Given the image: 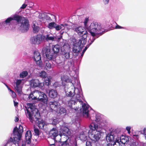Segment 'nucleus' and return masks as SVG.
<instances>
[{"instance_id":"1","label":"nucleus","mask_w":146,"mask_h":146,"mask_svg":"<svg viewBox=\"0 0 146 146\" xmlns=\"http://www.w3.org/2000/svg\"><path fill=\"white\" fill-rule=\"evenodd\" d=\"M72 88L66 89L65 88V91L66 97L64 98L68 100V97H70V99L67 100V105L72 109L76 111L80 110L84 117H88V112L90 106L86 103L83 104L82 100L83 99V96L82 90L78 88L72 89Z\"/></svg>"},{"instance_id":"2","label":"nucleus","mask_w":146,"mask_h":146,"mask_svg":"<svg viewBox=\"0 0 146 146\" xmlns=\"http://www.w3.org/2000/svg\"><path fill=\"white\" fill-rule=\"evenodd\" d=\"M33 104L32 103L27 104L28 108L26 112V116L31 122L37 123L40 129H44L46 125L44 122L40 118V114L38 113V110L33 106Z\"/></svg>"},{"instance_id":"3","label":"nucleus","mask_w":146,"mask_h":146,"mask_svg":"<svg viewBox=\"0 0 146 146\" xmlns=\"http://www.w3.org/2000/svg\"><path fill=\"white\" fill-rule=\"evenodd\" d=\"M74 30L79 35L81 36L79 41L75 43L72 49L74 53H77L82 49L86 42V38L87 37L88 32L85 28L82 26H79L74 28Z\"/></svg>"},{"instance_id":"4","label":"nucleus","mask_w":146,"mask_h":146,"mask_svg":"<svg viewBox=\"0 0 146 146\" xmlns=\"http://www.w3.org/2000/svg\"><path fill=\"white\" fill-rule=\"evenodd\" d=\"M89 21L88 18H85L84 21V27L92 36H96L97 38L98 37L99 35H101L105 31L104 29L102 27L101 25L99 23L93 22L90 25H88V23Z\"/></svg>"},{"instance_id":"5","label":"nucleus","mask_w":146,"mask_h":146,"mask_svg":"<svg viewBox=\"0 0 146 146\" xmlns=\"http://www.w3.org/2000/svg\"><path fill=\"white\" fill-rule=\"evenodd\" d=\"M89 111L88 112V117H86V118H89L90 120L92 121V122L89 126L90 129L89 131H92L98 130V127L100 128H102L103 127L106 126L107 122L106 121H100L99 123L100 125L99 127L97 124L94 123L95 121L97 122L100 121L101 117L100 114H96L95 113H93L92 114L90 115L89 116ZM85 117L86 118V117Z\"/></svg>"},{"instance_id":"6","label":"nucleus","mask_w":146,"mask_h":146,"mask_svg":"<svg viewBox=\"0 0 146 146\" xmlns=\"http://www.w3.org/2000/svg\"><path fill=\"white\" fill-rule=\"evenodd\" d=\"M60 49V46L59 45H53L52 46V50L53 53L50 52V49L48 46L44 47L42 49V52L43 54H45L48 59L54 61L55 60L57 54L59 52Z\"/></svg>"},{"instance_id":"7","label":"nucleus","mask_w":146,"mask_h":146,"mask_svg":"<svg viewBox=\"0 0 146 146\" xmlns=\"http://www.w3.org/2000/svg\"><path fill=\"white\" fill-rule=\"evenodd\" d=\"M66 124L64 123L62 125H60L59 130V136L61 137L65 138V140L62 142H58V146H67L68 145L67 143V141L69 139V136H70L71 133L67 126Z\"/></svg>"},{"instance_id":"8","label":"nucleus","mask_w":146,"mask_h":146,"mask_svg":"<svg viewBox=\"0 0 146 146\" xmlns=\"http://www.w3.org/2000/svg\"><path fill=\"white\" fill-rule=\"evenodd\" d=\"M33 92L35 100L43 102L44 104L47 103L48 100L47 97L43 92L38 90H36Z\"/></svg>"},{"instance_id":"9","label":"nucleus","mask_w":146,"mask_h":146,"mask_svg":"<svg viewBox=\"0 0 146 146\" xmlns=\"http://www.w3.org/2000/svg\"><path fill=\"white\" fill-rule=\"evenodd\" d=\"M61 80L62 81H64L66 82L69 83L70 85L71 86L68 88H67L65 86V88L66 87V89L67 90L70 88H72V89H74L75 88H76V86H78L79 85V83L78 80L77 78H74V82H72V80L70 78L67 76H62L61 77Z\"/></svg>"},{"instance_id":"10","label":"nucleus","mask_w":146,"mask_h":146,"mask_svg":"<svg viewBox=\"0 0 146 146\" xmlns=\"http://www.w3.org/2000/svg\"><path fill=\"white\" fill-rule=\"evenodd\" d=\"M101 132L99 130L88 131V136L91 140L94 142L98 141L100 138Z\"/></svg>"},{"instance_id":"11","label":"nucleus","mask_w":146,"mask_h":146,"mask_svg":"<svg viewBox=\"0 0 146 146\" xmlns=\"http://www.w3.org/2000/svg\"><path fill=\"white\" fill-rule=\"evenodd\" d=\"M120 132V136H117L116 140L117 143V146H124V144L129 141V137L125 136L122 135L121 133Z\"/></svg>"},{"instance_id":"12","label":"nucleus","mask_w":146,"mask_h":146,"mask_svg":"<svg viewBox=\"0 0 146 146\" xmlns=\"http://www.w3.org/2000/svg\"><path fill=\"white\" fill-rule=\"evenodd\" d=\"M20 26V30L23 33L26 32L29 29L30 25L29 20L26 18L23 20L20 23H19Z\"/></svg>"},{"instance_id":"13","label":"nucleus","mask_w":146,"mask_h":146,"mask_svg":"<svg viewBox=\"0 0 146 146\" xmlns=\"http://www.w3.org/2000/svg\"><path fill=\"white\" fill-rule=\"evenodd\" d=\"M120 132L119 131L115 130L111 132L106 137V139L109 141H116V138L117 136H120Z\"/></svg>"},{"instance_id":"14","label":"nucleus","mask_w":146,"mask_h":146,"mask_svg":"<svg viewBox=\"0 0 146 146\" xmlns=\"http://www.w3.org/2000/svg\"><path fill=\"white\" fill-rule=\"evenodd\" d=\"M69 48V46L68 44H64L61 48L60 50L62 52V57L64 60L68 59L70 57L69 52L66 51Z\"/></svg>"},{"instance_id":"15","label":"nucleus","mask_w":146,"mask_h":146,"mask_svg":"<svg viewBox=\"0 0 146 146\" xmlns=\"http://www.w3.org/2000/svg\"><path fill=\"white\" fill-rule=\"evenodd\" d=\"M44 37L42 35H38L32 37L30 39V41L32 44H38L43 41Z\"/></svg>"},{"instance_id":"16","label":"nucleus","mask_w":146,"mask_h":146,"mask_svg":"<svg viewBox=\"0 0 146 146\" xmlns=\"http://www.w3.org/2000/svg\"><path fill=\"white\" fill-rule=\"evenodd\" d=\"M88 130L86 128H84L83 131L81 132L78 135L79 139L82 141H86L87 139L88 134Z\"/></svg>"},{"instance_id":"17","label":"nucleus","mask_w":146,"mask_h":146,"mask_svg":"<svg viewBox=\"0 0 146 146\" xmlns=\"http://www.w3.org/2000/svg\"><path fill=\"white\" fill-rule=\"evenodd\" d=\"M23 128L21 125L19 126V129L16 127L13 130L14 135H16V137L19 139H21V137L22 133L23 132Z\"/></svg>"},{"instance_id":"18","label":"nucleus","mask_w":146,"mask_h":146,"mask_svg":"<svg viewBox=\"0 0 146 146\" xmlns=\"http://www.w3.org/2000/svg\"><path fill=\"white\" fill-rule=\"evenodd\" d=\"M34 58L36 64L39 66H41L42 62L41 60V56L40 53L38 51H35L34 53Z\"/></svg>"},{"instance_id":"19","label":"nucleus","mask_w":146,"mask_h":146,"mask_svg":"<svg viewBox=\"0 0 146 146\" xmlns=\"http://www.w3.org/2000/svg\"><path fill=\"white\" fill-rule=\"evenodd\" d=\"M49 105L51 110L55 112H58V107L60 106L58 102L54 101L50 102L49 103Z\"/></svg>"},{"instance_id":"20","label":"nucleus","mask_w":146,"mask_h":146,"mask_svg":"<svg viewBox=\"0 0 146 146\" xmlns=\"http://www.w3.org/2000/svg\"><path fill=\"white\" fill-rule=\"evenodd\" d=\"M30 84L34 87L42 88L44 86L43 82H40L37 79H32L30 81Z\"/></svg>"},{"instance_id":"21","label":"nucleus","mask_w":146,"mask_h":146,"mask_svg":"<svg viewBox=\"0 0 146 146\" xmlns=\"http://www.w3.org/2000/svg\"><path fill=\"white\" fill-rule=\"evenodd\" d=\"M49 136L51 139L56 140V137L58 136V131L56 128H53L51 129L49 133Z\"/></svg>"},{"instance_id":"22","label":"nucleus","mask_w":146,"mask_h":146,"mask_svg":"<svg viewBox=\"0 0 146 146\" xmlns=\"http://www.w3.org/2000/svg\"><path fill=\"white\" fill-rule=\"evenodd\" d=\"M54 29L56 31H59L61 30V31H66L68 29V25L66 23L60 25H58L56 23Z\"/></svg>"},{"instance_id":"23","label":"nucleus","mask_w":146,"mask_h":146,"mask_svg":"<svg viewBox=\"0 0 146 146\" xmlns=\"http://www.w3.org/2000/svg\"><path fill=\"white\" fill-rule=\"evenodd\" d=\"M13 20V17H10L7 18L5 21L2 22L0 23V25L2 27H4L5 28H8L11 22Z\"/></svg>"},{"instance_id":"24","label":"nucleus","mask_w":146,"mask_h":146,"mask_svg":"<svg viewBox=\"0 0 146 146\" xmlns=\"http://www.w3.org/2000/svg\"><path fill=\"white\" fill-rule=\"evenodd\" d=\"M16 135H14L13 132V134L11 135V137L10 138L8 139L7 143L6 145H7L8 143L13 142V143H18L19 142V140L21 139H20L16 137Z\"/></svg>"},{"instance_id":"25","label":"nucleus","mask_w":146,"mask_h":146,"mask_svg":"<svg viewBox=\"0 0 146 146\" xmlns=\"http://www.w3.org/2000/svg\"><path fill=\"white\" fill-rule=\"evenodd\" d=\"M51 34H47L46 36L42 35V36L44 37L43 38V40H46L47 41L51 40L52 41H56V38L54 36H51Z\"/></svg>"},{"instance_id":"26","label":"nucleus","mask_w":146,"mask_h":146,"mask_svg":"<svg viewBox=\"0 0 146 146\" xmlns=\"http://www.w3.org/2000/svg\"><path fill=\"white\" fill-rule=\"evenodd\" d=\"M32 137L31 133L30 131H27L25 135V138L27 143L29 144L31 142V138Z\"/></svg>"},{"instance_id":"27","label":"nucleus","mask_w":146,"mask_h":146,"mask_svg":"<svg viewBox=\"0 0 146 146\" xmlns=\"http://www.w3.org/2000/svg\"><path fill=\"white\" fill-rule=\"evenodd\" d=\"M13 18V20L17 21L18 23H20L23 20V19L25 18L21 16L16 15H14Z\"/></svg>"},{"instance_id":"28","label":"nucleus","mask_w":146,"mask_h":146,"mask_svg":"<svg viewBox=\"0 0 146 146\" xmlns=\"http://www.w3.org/2000/svg\"><path fill=\"white\" fill-rule=\"evenodd\" d=\"M57 94L56 91L54 89H51L49 91V96L51 98H55L56 97Z\"/></svg>"},{"instance_id":"29","label":"nucleus","mask_w":146,"mask_h":146,"mask_svg":"<svg viewBox=\"0 0 146 146\" xmlns=\"http://www.w3.org/2000/svg\"><path fill=\"white\" fill-rule=\"evenodd\" d=\"M92 36V39L90 38L88 42H89V44L86 45V46L85 47L84 49L83 50L86 51L87 49L90 46L93 42L94 40L97 38L96 36Z\"/></svg>"},{"instance_id":"30","label":"nucleus","mask_w":146,"mask_h":146,"mask_svg":"<svg viewBox=\"0 0 146 146\" xmlns=\"http://www.w3.org/2000/svg\"><path fill=\"white\" fill-rule=\"evenodd\" d=\"M72 123H74L77 127L80 126V119L78 117H76L74 118H73L72 119Z\"/></svg>"},{"instance_id":"31","label":"nucleus","mask_w":146,"mask_h":146,"mask_svg":"<svg viewBox=\"0 0 146 146\" xmlns=\"http://www.w3.org/2000/svg\"><path fill=\"white\" fill-rule=\"evenodd\" d=\"M45 68L47 70H49L52 69L53 67V65L50 62L48 61H46L45 62Z\"/></svg>"},{"instance_id":"32","label":"nucleus","mask_w":146,"mask_h":146,"mask_svg":"<svg viewBox=\"0 0 146 146\" xmlns=\"http://www.w3.org/2000/svg\"><path fill=\"white\" fill-rule=\"evenodd\" d=\"M58 113L60 115H65L66 114V110L65 109L62 107L59 106Z\"/></svg>"},{"instance_id":"33","label":"nucleus","mask_w":146,"mask_h":146,"mask_svg":"<svg viewBox=\"0 0 146 146\" xmlns=\"http://www.w3.org/2000/svg\"><path fill=\"white\" fill-rule=\"evenodd\" d=\"M45 13H42L39 14V19L40 21L42 23L45 22Z\"/></svg>"},{"instance_id":"34","label":"nucleus","mask_w":146,"mask_h":146,"mask_svg":"<svg viewBox=\"0 0 146 146\" xmlns=\"http://www.w3.org/2000/svg\"><path fill=\"white\" fill-rule=\"evenodd\" d=\"M56 23L54 22H51L49 23L47 26V27L50 29H52L54 28Z\"/></svg>"},{"instance_id":"35","label":"nucleus","mask_w":146,"mask_h":146,"mask_svg":"<svg viewBox=\"0 0 146 146\" xmlns=\"http://www.w3.org/2000/svg\"><path fill=\"white\" fill-rule=\"evenodd\" d=\"M44 78V81L46 85H48L50 83L51 77L50 76H46Z\"/></svg>"},{"instance_id":"36","label":"nucleus","mask_w":146,"mask_h":146,"mask_svg":"<svg viewBox=\"0 0 146 146\" xmlns=\"http://www.w3.org/2000/svg\"><path fill=\"white\" fill-rule=\"evenodd\" d=\"M28 72L27 71H23L21 73L19 76L21 78H23L27 76L28 75Z\"/></svg>"},{"instance_id":"37","label":"nucleus","mask_w":146,"mask_h":146,"mask_svg":"<svg viewBox=\"0 0 146 146\" xmlns=\"http://www.w3.org/2000/svg\"><path fill=\"white\" fill-rule=\"evenodd\" d=\"M51 141H53L54 143H51V141L49 142V144L50 146H58V142L57 140H54L53 139H51Z\"/></svg>"},{"instance_id":"38","label":"nucleus","mask_w":146,"mask_h":146,"mask_svg":"<svg viewBox=\"0 0 146 146\" xmlns=\"http://www.w3.org/2000/svg\"><path fill=\"white\" fill-rule=\"evenodd\" d=\"M33 32L34 33H37L39 30V28L38 26L36 25L35 24L33 23Z\"/></svg>"},{"instance_id":"39","label":"nucleus","mask_w":146,"mask_h":146,"mask_svg":"<svg viewBox=\"0 0 146 146\" xmlns=\"http://www.w3.org/2000/svg\"><path fill=\"white\" fill-rule=\"evenodd\" d=\"M40 76L42 78H44L47 76V73L44 71H41L39 74Z\"/></svg>"},{"instance_id":"40","label":"nucleus","mask_w":146,"mask_h":146,"mask_svg":"<svg viewBox=\"0 0 146 146\" xmlns=\"http://www.w3.org/2000/svg\"><path fill=\"white\" fill-rule=\"evenodd\" d=\"M28 100L29 101H31L33 100H35V96H34L33 92L31 93L29 95L28 98Z\"/></svg>"},{"instance_id":"41","label":"nucleus","mask_w":146,"mask_h":146,"mask_svg":"<svg viewBox=\"0 0 146 146\" xmlns=\"http://www.w3.org/2000/svg\"><path fill=\"white\" fill-rule=\"evenodd\" d=\"M22 82V80H21L17 79L16 80L15 82L16 86L15 87H20L19 85L21 84Z\"/></svg>"},{"instance_id":"42","label":"nucleus","mask_w":146,"mask_h":146,"mask_svg":"<svg viewBox=\"0 0 146 146\" xmlns=\"http://www.w3.org/2000/svg\"><path fill=\"white\" fill-rule=\"evenodd\" d=\"M15 88L19 94H21L22 93V88L21 87H15Z\"/></svg>"},{"instance_id":"43","label":"nucleus","mask_w":146,"mask_h":146,"mask_svg":"<svg viewBox=\"0 0 146 146\" xmlns=\"http://www.w3.org/2000/svg\"><path fill=\"white\" fill-rule=\"evenodd\" d=\"M45 21H47L49 22H51L52 21V19L50 17L48 16L46 13H45Z\"/></svg>"},{"instance_id":"44","label":"nucleus","mask_w":146,"mask_h":146,"mask_svg":"<svg viewBox=\"0 0 146 146\" xmlns=\"http://www.w3.org/2000/svg\"><path fill=\"white\" fill-rule=\"evenodd\" d=\"M34 131L35 135L38 136L39 135V131L38 129L35 128L34 129Z\"/></svg>"},{"instance_id":"45","label":"nucleus","mask_w":146,"mask_h":146,"mask_svg":"<svg viewBox=\"0 0 146 146\" xmlns=\"http://www.w3.org/2000/svg\"><path fill=\"white\" fill-rule=\"evenodd\" d=\"M130 146H139L138 143L136 142H132L130 144Z\"/></svg>"},{"instance_id":"46","label":"nucleus","mask_w":146,"mask_h":146,"mask_svg":"<svg viewBox=\"0 0 146 146\" xmlns=\"http://www.w3.org/2000/svg\"><path fill=\"white\" fill-rule=\"evenodd\" d=\"M92 142L90 141H87L86 143V146H92Z\"/></svg>"},{"instance_id":"47","label":"nucleus","mask_w":146,"mask_h":146,"mask_svg":"<svg viewBox=\"0 0 146 146\" xmlns=\"http://www.w3.org/2000/svg\"><path fill=\"white\" fill-rule=\"evenodd\" d=\"M11 95L13 98H15L16 97V95L15 93L13 91L11 92Z\"/></svg>"},{"instance_id":"48","label":"nucleus","mask_w":146,"mask_h":146,"mask_svg":"<svg viewBox=\"0 0 146 146\" xmlns=\"http://www.w3.org/2000/svg\"><path fill=\"white\" fill-rule=\"evenodd\" d=\"M131 128V127L130 126H127L126 128V130L127 131L128 133L129 134L131 132L130 130Z\"/></svg>"},{"instance_id":"49","label":"nucleus","mask_w":146,"mask_h":146,"mask_svg":"<svg viewBox=\"0 0 146 146\" xmlns=\"http://www.w3.org/2000/svg\"><path fill=\"white\" fill-rule=\"evenodd\" d=\"M139 137V135H138L133 134V137L135 139H138Z\"/></svg>"},{"instance_id":"50","label":"nucleus","mask_w":146,"mask_h":146,"mask_svg":"<svg viewBox=\"0 0 146 146\" xmlns=\"http://www.w3.org/2000/svg\"><path fill=\"white\" fill-rule=\"evenodd\" d=\"M115 28L116 29H125V27L120 26L118 25L115 26Z\"/></svg>"},{"instance_id":"51","label":"nucleus","mask_w":146,"mask_h":146,"mask_svg":"<svg viewBox=\"0 0 146 146\" xmlns=\"http://www.w3.org/2000/svg\"><path fill=\"white\" fill-rule=\"evenodd\" d=\"M58 121L57 119H54L53 120L52 123L53 125H55L58 123Z\"/></svg>"},{"instance_id":"52","label":"nucleus","mask_w":146,"mask_h":146,"mask_svg":"<svg viewBox=\"0 0 146 146\" xmlns=\"http://www.w3.org/2000/svg\"><path fill=\"white\" fill-rule=\"evenodd\" d=\"M143 132L145 137L146 139V127L144 128L143 130Z\"/></svg>"},{"instance_id":"53","label":"nucleus","mask_w":146,"mask_h":146,"mask_svg":"<svg viewBox=\"0 0 146 146\" xmlns=\"http://www.w3.org/2000/svg\"><path fill=\"white\" fill-rule=\"evenodd\" d=\"M27 4H23L22 5V6L20 7V9H24L26 7H27Z\"/></svg>"},{"instance_id":"54","label":"nucleus","mask_w":146,"mask_h":146,"mask_svg":"<svg viewBox=\"0 0 146 146\" xmlns=\"http://www.w3.org/2000/svg\"><path fill=\"white\" fill-rule=\"evenodd\" d=\"M72 146H78L77 142L76 141H74L73 143Z\"/></svg>"},{"instance_id":"55","label":"nucleus","mask_w":146,"mask_h":146,"mask_svg":"<svg viewBox=\"0 0 146 146\" xmlns=\"http://www.w3.org/2000/svg\"><path fill=\"white\" fill-rule=\"evenodd\" d=\"M104 3L106 4L108 3L109 0H103Z\"/></svg>"},{"instance_id":"56","label":"nucleus","mask_w":146,"mask_h":146,"mask_svg":"<svg viewBox=\"0 0 146 146\" xmlns=\"http://www.w3.org/2000/svg\"><path fill=\"white\" fill-rule=\"evenodd\" d=\"M85 51H84V50H83V51L81 53V57L82 58V57L83 56L84 54L85 53Z\"/></svg>"},{"instance_id":"57","label":"nucleus","mask_w":146,"mask_h":146,"mask_svg":"<svg viewBox=\"0 0 146 146\" xmlns=\"http://www.w3.org/2000/svg\"><path fill=\"white\" fill-rule=\"evenodd\" d=\"M19 120V119L18 117H15V121L16 122H17L18 120Z\"/></svg>"},{"instance_id":"58","label":"nucleus","mask_w":146,"mask_h":146,"mask_svg":"<svg viewBox=\"0 0 146 146\" xmlns=\"http://www.w3.org/2000/svg\"><path fill=\"white\" fill-rule=\"evenodd\" d=\"M14 105L15 106H16L17 105L18 103L17 102H15L14 101Z\"/></svg>"},{"instance_id":"59","label":"nucleus","mask_w":146,"mask_h":146,"mask_svg":"<svg viewBox=\"0 0 146 146\" xmlns=\"http://www.w3.org/2000/svg\"><path fill=\"white\" fill-rule=\"evenodd\" d=\"M9 90L10 91V92H11L13 91L9 88H8Z\"/></svg>"},{"instance_id":"60","label":"nucleus","mask_w":146,"mask_h":146,"mask_svg":"<svg viewBox=\"0 0 146 146\" xmlns=\"http://www.w3.org/2000/svg\"><path fill=\"white\" fill-rule=\"evenodd\" d=\"M50 141H51V143H54V141H51V139H50V140L49 141H48V142Z\"/></svg>"},{"instance_id":"61","label":"nucleus","mask_w":146,"mask_h":146,"mask_svg":"<svg viewBox=\"0 0 146 146\" xmlns=\"http://www.w3.org/2000/svg\"><path fill=\"white\" fill-rule=\"evenodd\" d=\"M62 38V36H60V37H58V39H61V38Z\"/></svg>"},{"instance_id":"62","label":"nucleus","mask_w":146,"mask_h":146,"mask_svg":"<svg viewBox=\"0 0 146 146\" xmlns=\"http://www.w3.org/2000/svg\"><path fill=\"white\" fill-rule=\"evenodd\" d=\"M5 85L7 87V88H9V87L7 85L5 84Z\"/></svg>"},{"instance_id":"63","label":"nucleus","mask_w":146,"mask_h":146,"mask_svg":"<svg viewBox=\"0 0 146 146\" xmlns=\"http://www.w3.org/2000/svg\"><path fill=\"white\" fill-rule=\"evenodd\" d=\"M5 85L7 87V88H9V87L7 85L5 84Z\"/></svg>"},{"instance_id":"64","label":"nucleus","mask_w":146,"mask_h":146,"mask_svg":"<svg viewBox=\"0 0 146 146\" xmlns=\"http://www.w3.org/2000/svg\"><path fill=\"white\" fill-rule=\"evenodd\" d=\"M21 146H25V145H24V144H23V145H21Z\"/></svg>"}]
</instances>
